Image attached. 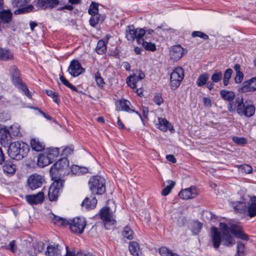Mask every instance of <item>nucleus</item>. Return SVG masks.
<instances>
[{"label":"nucleus","instance_id":"nucleus-1","mask_svg":"<svg viewBox=\"0 0 256 256\" xmlns=\"http://www.w3.org/2000/svg\"><path fill=\"white\" fill-rule=\"evenodd\" d=\"M230 232L240 239L244 240H248V236L244 232L240 226L232 224L228 226L225 223L220 222L219 230L214 226L212 227L210 230L211 241L213 246L218 248L221 243L226 247L234 246L236 240L234 237L230 234Z\"/></svg>","mask_w":256,"mask_h":256},{"label":"nucleus","instance_id":"nucleus-2","mask_svg":"<svg viewBox=\"0 0 256 256\" xmlns=\"http://www.w3.org/2000/svg\"><path fill=\"white\" fill-rule=\"evenodd\" d=\"M8 146V156L16 160H22L26 156L30 150L28 146L22 142L16 141L10 143Z\"/></svg>","mask_w":256,"mask_h":256},{"label":"nucleus","instance_id":"nucleus-3","mask_svg":"<svg viewBox=\"0 0 256 256\" xmlns=\"http://www.w3.org/2000/svg\"><path fill=\"white\" fill-rule=\"evenodd\" d=\"M10 74L13 84L18 89H20L28 98H31V94L26 86L22 82L20 76V72L16 66H12L10 68Z\"/></svg>","mask_w":256,"mask_h":256},{"label":"nucleus","instance_id":"nucleus-4","mask_svg":"<svg viewBox=\"0 0 256 256\" xmlns=\"http://www.w3.org/2000/svg\"><path fill=\"white\" fill-rule=\"evenodd\" d=\"M88 184L94 194H102L106 191L105 180L102 177L94 176L90 178Z\"/></svg>","mask_w":256,"mask_h":256},{"label":"nucleus","instance_id":"nucleus-5","mask_svg":"<svg viewBox=\"0 0 256 256\" xmlns=\"http://www.w3.org/2000/svg\"><path fill=\"white\" fill-rule=\"evenodd\" d=\"M236 112L240 116L244 114L247 117L252 116L255 112V107L252 104L244 106V98L242 96H238L236 99Z\"/></svg>","mask_w":256,"mask_h":256},{"label":"nucleus","instance_id":"nucleus-6","mask_svg":"<svg viewBox=\"0 0 256 256\" xmlns=\"http://www.w3.org/2000/svg\"><path fill=\"white\" fill-rule=\"evenodd\" d=\"M144 28H135L133 25L128 26L126 32V37L129 41H134L136 39L138 44L141 43L142 38L144 36Z\"/></svg>","mask_w":256,"mask_h":256},{"label":"nucleus","instance_id":"nucleus-7","mask_svg":"<svg viewBox=\"0 0 256 256\" xmlns=\"http://www.w3.org/2000/svg\"><path fill=\"white\" fill-rule=\"evenodd\" d=\"M30 0H11L12 4L14 7L19 8L14 12L15 14L28 13L33 10L34 7L32 4H28Z\"/></svg>","mask_w":256,"mask_h":256},{"label":"nucleus","instance_id":"nucleus-8","mask_svg":"<svg viewBox=\"0 0 256 256\" xmlns=\"http://www.w3.org/2000/svg\"><path fill=\"white\" fill-rule=\"evenodd\" d=\"M184 78V72L182 68H176L170 74V86L172 89H176L180 85Z\"/></svg>","mask_w":256,"mask_h":256},{"label":"nucleus","instance_id":"nucleus-9","mask_svg":"<svg viewBox=\"0 0 256 256\" xmlns=\"http://www.w3.org/2000/svg\"><path fill=\"white\" fill-rule=\"evenodd\" d=\"M64 180L59 178L54 181L50 187L48 196L50 201L55 200L57 199L60 190L64 186Z\"/></svg>","mask_w":256,"mask_h":256},{"label":"nucleus","instance_id":"nucleus-10","mask_svg":"<svg viewBox=\"0 0 256 256\" xmlns=\"http://www.w3.org/2000/svg\"><path fill=\"white\" fill-rule=\"evenodd\" d=\"M86 222L82 218H75L69 223L70 230L76 234H81L86 226Z\"/></svg>","mask_w":256,"mask_h":256},{"label":"nucleus","instance_id":"nucleus-11","mask_svg":"<svg viewBox=\"0 0 256 256\" xmlns=\"http://www.w3.org/2000/svg\"><path fill=\"white\" fill-rule=\"evenodd\" d=\"M100 216L106 229H109L108 226L114 224L116 222L108 207H105L101 210Z\"/></svg>","mask_w":256,"mask_h":256},{"label":"nucleus","instance_id":"nucleus-12","mask_svg":"<svg viewBox=\"0 0 256 256\" xmlns=\"http://www.w3.org/2000/svg\"><path fill=\"white\" fill-rule=\"evenodd\" d=\"M69 162L66 158H62L53 164L50 170L52 175L58 174L59 172L68 168Z\"/></svg>","mask_w":256,"mask_h":256},{"label":"nucleus","instance_id":"nucleus-13","mask_svg":"<svg viewBox=\"0 0 256 256\" xmlns=\"http://www.w3.org/2000/svg\"><path fill=\"white\" fill-rule=\"evenodd\" d=\"M44 182V178L36 174L30 176L27 180L28 185L32 190L41 187Z\"/></svg>","mask_w":256,"mask_h":256},{"label":"nucleus","instance_id":"nucleus-14","mask_svg":"<svg viewBox=\"0 0 256 256\" xmlns=\"http://www.w3.org/2000/svg\"><path fill=\"white\" fill-rule=\"evenodd\" d=\"M186 52L180 44L172 46L170 52V58L174 61H178Z\"/></svg>","mask_w":256,"mask_h":256},{"label":"nucleus","instance_id":"nucleus-15","mask_svg":"<svg viewBox=\"0 0 256 256\" xmlns=\"http://www.w3.org/2000/svg\"><path fill=\"white\" fill-rule=\"evenodd\" d=\"M116 105L117 110L125 111L128 112H136L142 120L141 115L138 112H136L134 110L130 108V103L128 100H120L116 102Z\"/></svg>","mask_w":256,"mask_h":256},{"label":"nucleus","instance_id":"nucleus-16","mask_svg":"<svg viewBox=\"0 0 256 256\" xmlns=\"http://www.w3.org/2000/svg\"><path fill=\"white\" fill-rule=\"evenodd\" d=\"M68 71L70 75L77 76L84 72V69L78 60H74L70 62Z\"/></svg>","mask_w":256,"mask_h":256},{"label":"nucleus","instance_id":"nucleus-17","mask_svg":"<svg viewBox=\"0 0 256 256\" xmlns=\"http://www.w3.org/2000/svg\"><path fill=\"white\" fill-rule=\"evenodd\" d=\"M198 192L196 186H191L184 190H182L178 194V196L182 199L188 200L194 198L196 196Z\"/></svg>","mask_w":256,"mask_h":256},{"label":"nucleus","instance_id":"nucleus-18","mask_svg":"<svg viewBox=\"0 0 256 256\" xmlns=\"http://www.w3.org/2000/svg\"><path fill=\"white\" fill-rule=\"evenodd\" d=\"M11 142L10 131L6 128H0V144L4 147H8Z\"/></svg>","mask_w":256,"mask_h":256},{"label":"nucleus","instance_id":"nucleus-19","mask_svg":"<svg viewBox=\"0 0 256 256\" xmlns=\"http://www.w3.org/2000/svg\"><path fill=\"white\" fill-rule=\"evenodd\" d=\"M44 199V194L39 192L36 194L26 195V200L31 205L37 204L42 202Z\"/></svg>","mask_w":256,"mask_h":256},{"label":"nucleus","instance_id":"nucleus-20","mask_svg":"<svg viewBox=\"0 0 256 256\" xmlns=\"http://www.w3.org/2000/svg\"><path fill=\"white\" fill-rule=\"evenodd\" d=\"M62 2L60 0H38V4L40 7L44 8H53Z\"/></svg>","mask_w":256,"mask_h":256},{"label":"nucleus","instance_id":"nucleus-21","mask_svg":"<svg viewBox=\"0 0 256 256\" xmlns=\"http://www.w3.org/2000/svg\"><path fill=\"white\" fill-rule=\"evenodd\" d=\"M16 166L12 160H7L2 166L4 172L8 176L14 175L16 172Z\"/></svg>","mask_w":256,"mask_h":256},{"label":"nucleus","instance_id":"nucleus-22","mask_svg":"<svg viewBox=\"0 0 256 256\" xmlns=\"http://www.w3.org/2000/svg\"><path fill=\"white\" fill-rule=\"evenodd\" d=\"M247 215L250 218L256 216V196L252 197L246 208Z\"/></svg>","mask_w":256,"mask_h":256},{"label":"nucleus","instance_id":"nucleus-23","mask_svg":"<svg viewBox=\"0 0 256 256\" xmlns=\"http://www.w3.org/2000/svg\"><path fill=\"white\" fill-rule=\"evenodd\" d=\"M46 256H62V250L58 244H50L46 248Z\"/></svg>","mask_w":256,"mask_h":256},{"label":"nucleus","instance_id":"nucleus-24","mask_svg":"<svg viewBox=\"0 0 256 256\" xmlns=\"http://www.w3.org/2000/svg\"><path fill=\"white\" fill-rule=\"evenodd\" d=\"M158 124H157V128L163 132H166L168 130L170 131L173 130V127L171 124L164 118H160L158 119Z\"/></svg>","mask_w":256,"mask_h":256},{"label":"nucleus","instance_id":"nucleus-25","mask_svg":"<svg viewBox=\"0 0 256 256\" xmlns=\"http://www.w3.org/2000/svg\"><path fill=\"white\" fill-rule=\"evenodd\" d=\"M13 58V54L8 49L0 48V60H12Z\"/></svg>","mask_w":256,"mask_h":256},{"label":"nucleus","instance_id":"nucleus-26","mask_svg":"<svg viewBox=\"0 0 256 256\" xmlns=\"http://www.w3.org/2000/svg\"><path fill=\"white\" fill-rule=\"evenodd\" d=\"M96 199L94 197L92 196L91 198H86L82 202V206L88 210H92L96 206Z\"/></svg>","mask_w":256,"mask_h":256},{"label":"nucleus","instance_id":"nucleus-27","mask_svg":"<svg viewBox=\"0 0 256 256\" xmlns=\"http://www.w3.org/2000/svg\"><path fill=\"white\" fill-rule=\"evenodd\" d=\"M52 163L44 152L40 154L38 158L37 164L40 167L43 168Z\"/></svg>","mask_w":256,"mask_h":256},{"label":"nucleus","instance_id":"nucleus-28","mask_svg":"<svg viewBox=\"0 0 256 256\" xmlns=\"http://www.w3.org/2000/svg\"><path fill=\"white\" fill-rule=\"evenodd\" d=\"M30 146L36 152L42 150L45 147L44 144L39 140L38 138H33L30 140Z\"/></svg>","mask_w":256,"mask_h":256},{"label":"nucleus","instance_id":"nucleus-29","mask_svg":"<svg viewBox=\"0 0 256 256\" xmlns=\"http://www.w3.org/2000/svg\"><path fill=\"white\" fill-rule=\"evenodd\" d=\"M232 208L235 212L242 214L246 212V206L245 202H234L232 203Z\"/></svg>","mask_w":256,"mask_h":256},{"label":"nucleus","instance_id":"nucleus-30","mask_svg":"<svg viewBox=\"0 0 256 256\" xmlns=\"http://www.w3.org/2000/svg\"><path fill=\"white\" fill-rule=\"evenodd\" d=\"M53 223L58 226H66L69 224L70 222L66 218L52 214L51 217Z\"/></svg>","mask_w":256,"mask_h":256},{"label":"nucleus","instance_id":"nucleus-31","mask_svg":"<svg viewBox=\"0 0 256 256\" xmlns=\"http://www.w3.org/2000/svg\"><path fill=\"white\" fill-rule=\"evenodd\" d=\"M44 153L48 155V157L52 162L58 156L59 148H48Z\"/></svg>","mask_w":256,"mask_h":256},{"label":"nucleus","instance_id":"nucleus-32","mask_svg":"<svg viewBox=\"0 0 256 256\" xmlns=\"http://www.w3.org/2000/svg\"><path fill=\"white\" fill-rule=\"evenodd\" d=\"M221 97L225 100L230 102H232L235 98V94L232 91L227 90H222L220 92Z\"/></svg>","mask_w":256,"mask_h":256},{"label":"nucleus","instance_id":"nucleus-33","mask_svg":"<svg viewBox=\"0 0 256 256\" xmlns=\"http://www.w3.org/2000/svg\"><path fill=\"white\" fill-rule=\"evenodd\" d=\"M92 16L90 20V24L92 26H95L100 22H102L105 18V16L100 14L91 15Z\"/></svg>","mask_w":256,"mask_h":256},{"label":"nucleus","instance_id":"nucleus-34","mask_svg":"<svg viewBox=\"0 0 256 256\" xmlns=\"http://www.w3.org/2000/svg\"><path fill=\"white\" fill-rule=\"evenodd\" d=\"M129 250L132 254L134 256H140V248L138 242H132L129 244Z\"/></svg>","mask_w":256,"mask_h":256},{"label":"nucleus","instance_id":"nucleus-35","mask_svg":"<svg viewBox=\"0 0 256 256\" xmlns=\"http://www.w3.org/2000/svg\"><path fill=\"white\" fill-rule=\"evenodd\" d=\"M142 44L144 48L146 50L152 52H154L156 50V46L154 43H153L151 42L150 40H144L143 39H142Z\"/></svg>","mask_w":256,"mask_h":256},{"label":"nucleus","instance_id":"nucleus-36","mask_svg":"<svg viewBox=\"0 0 256 256\" xmlns=\"http://www.w3.org/2000/svg\"><path fill=\"white\" fill-rule=\"evenodd\" d=\"M238 90L240 92H247L255 91L254 88L252 86L249 80L244 82L242 86Z\"/></svg>","mask_w":256,"mask_h":256},{"label":"nucleus","instance_id":"nucleus-37","mask_svg":"<svg viewBox=\"0 0 256 256\" xmlns=\"http://www.w3.org/2000/svg\"><path fill=\"white\" fill-rule=\"evenodd\" d=\"M232 70L231 68H228L225 70L222 79L223 84L224 86H226L230 84L229 80L232 76Z\"/></svg>","mask_w":256,"mask_h":256},{"label":"nucleus","instance_id":"nucleus-38","mask_svg":"<svg viewBox=\"0 0 256 256\" xmlns=\"http://www.w3.org/2000/svg\"><path fill=\"white\" fill-rule=\"evenodd\" d=\"M246 254V248L244 244L240 242H237L236 254L235 256H244Z\"/></svg>","mask_w":256,"mask_h":256},{"label":"nucleus","instance_id":"nucleus-39","mask_svg":"<svg viewBox=\"0 0 256 256\" xmlns=\"http://www.w3.org/2000/svg\"><path fill=\"white\" fill-rule=\"evenodd\" d=\"M222 72L218 70H215L211 76V80L212 82L217 83L220 82L222 78Z\"/></svg>","mask_w":256,"mask_h":256},{"label":"nucleus","instance_id":"nucleus-40","mask_svg":"<svg viewBox=\"0 0 256 256\" xmlns=\"http://www.w3.org/2000/svg\"><path fill=\"white\" fill-rule=\"evenodd\" d=\"M209 78L208 74L204 73L199 76L196 80V84L198 86H202L206 84Z\"/></svg>","mask_w":256,"mask_h":256},{"label":"nucleus","instance_id":"nucleus-41","mask_svg":"<svg viewBox=\"0 0 256 256\" xmlns=\"http://www.w3.org/2000/svg\"><path fill=\"white\" fill-rule=\"evenodd\" d=\"M106 50V44L102 40H99L96 47V52L98 54H102L105 52Z\"/></svg>","mask_w":256,"mask_h":256},{"label":"nucleus","instance_id":"nucleus-42","mask_svg":"<svg viewBox=\"0 0 256 256\" xmlns=\"http://www.w3.org/2000/svg\"><path fill=\"white\" fill-rule=\"evenodd\" d=\"M128 79V80H127V84L128 86L132 88H136V82L138 80H140L138 78L137 73L134 74L133 76H130Z\"/></svg>","mask_w":256,"mask_h":256},{"label":"nucleus","instance_id":"nucleus-43","mask_svg":"<svg viewBox=\"0 0 256 256\" xmlns=\"http://www.w3.org/2000/svg\"><path fill=\"white\" fill-rule=\"evenodd\" d=\"M159 253L161 256H180L176 253L172 252L165 246H162L159 249Z\"/></svg>","mask_w":256,"mask_h":256},{"label":"nucleus","instance_id":"nucleus-44","mask_svg":"<svg viewBox=\"0 0 256 256\" xmlns=\"http://www.w3.org/2000/svg\"><path fill=\"white\" fill-rule=\"evenodd\" d=\"M168 186L164 188L162 191V194L163 196L168 195L171 192L172 188L176 184V182L172 180H168Z\"/></svg>","mask_w":256,"mask_h":256},{"label":"nucleus","instance_id":"nucleus-45","mask_svg":"<svg viewBox=\"0 0 256 256\" xmlns=\"http://www.w3.org/2000/svg\"><path fill=\"white\" fill-rule=\"evenodd\" d=\"M10 134L13 136H20V126L17 124H13L10 128Z\"/></svg>","mask_w":256,"mask_h":256},{"label":"nucleus","instance_id":"nucleus-46","mask_svg":"<svg viewBox=\"0 0 256 256\" xmlns=\"http://www.w3.org/2000/svg\"><path fill=\"white\" fill-rule=\"evenodd\" d=\"M71 172L72 174H80L82 173H86L88 172V169L86 168H82L78 166H72L71 168Z\"/></svg>","mask_w":256,"mask_h":256},{"label":"nucleus","instance_id":"nucleus-47","mask_svg":"<svg viewBox=\"0 0 256 256\" xmlns=\"http://www.w3.org/2000/svg\"><path fill=\"white\" fill-rule=\"evenodd\" d=\"M98 4L92 2L88 10V13L90 15L98 14Z\"/></svg>","mask_w":256,"mask_h":256},{"label":"nucleus","instance_id":"nucleus-48","mask_svg":"<svg viewBox=\"0 0 256 256\" xmlns=\"http://www.w3.org/2000/svg\"><path fill=\"white\" fill-rule=\"evenodd\" d=\"M122 236L128 240H132L133 238V231L130 227L126 226L122 232Z\"/></svg>","mask_w":256,"mask_h":256},{"label":"nucleus","instance_id":"nucleus-49","mask_svg":"<svg viewBox=\"0 0 256 256\" xmlns=\"http://www.w3.org/2000/svg\"><path fill=\"white\" fill-rule=\"evenodd\" d=\"M95 80L97 85L100 88H103L105 84V82L103 78L101 76L100 74L98 72L96 74Z\"/></svg>","mask_w":256,"mask_h":256},{"label":"nucleus","instance_id":"nucleus-50","mask_svg":"<svg viewBox=\"0 0 256 256\" xmlns=\"http://www.w3.org/2000/svg\"><path fill=\"white\" fill-rule=\"evenodd\" d=\"M192 36L193 38L199 37L204 40L208 39V36L206 34L200 31H194L192 33Z\"/></svg>","mask_w":256,"mask_h":256},{"label":"nucleus","instance_id":"nucleus-51","mask_svg":"<svg viewBox=\"0 0 256 256\" xmlns=\"http://www.w3.org/2000/svg\"><path fill=\"white\" fill-rule=\"evenodd\" d=\"M202 224L198 222H195L192 224V232L194 234H198L202 229Z\"/></svg>","mask_w":256,"mask_h":256},{"label":"nucleus","instance_id":"nucleus-52","mask_svg":"<svg viewBox=\"0 0 256 256\" xmlns=\"http://www.w3.org/2000/svg\"><path fill=\"white\" fill-rule=\"evenodd\" d=\"M232 140L234 142L241 146H243L247 143L246 139L243 137L234 136Z\"/></svg>","mask_w":256,"mask_h":256},{"label":"nucleus","instance_id":"nucleus-53","mask_svg":"<svg viewBox=\"0 0 256 256\" xmlns=\"http://www.w3.org/2000/svg\"><path fill=\"white\" fill-rule=\"evenodd\" d=\"M46 92L49 96L53 98V100L55 102H58L60 100L58 98V94L57 93L51 90H46Z\"/></svg>","mask_w":256,"mask_h":256},{"label":"nucleus","instance_id":"nucleus-54","mask_svg":"<svg viewBox=\"0 0 256 256\" xmlns=\"http://www.w3.org/2000/svg\"><path fill=\"white\" fill-rule=\"evenodd\" d=\"M2 248L10 250L13 252L16 251V246L15 240L11 241L7 246H2Z\"/></svg>","mask_w":256,"mask_h":256},{"label":"nucleus","instance_id":"nucleus-55","mask_svg":"<svg viewBox=\"0 0 256 256\" xmlns=\"http://www.w3.org/2000/svg\"><path fill=\"white\" fill-rule=\"evenodd\" d=\"M74 148L72 146H67L63 149L62 154L64 156H68L72 154Z\"/></svg>","mask_w":256,"mask_h":256},{"label":"nucleus","instance_id":"nucleus-56","mask_svg":"<svg viewBox=\"0 0 256 256\" xmlns=\"http://www.w3.org/2000/svg\"><path fill=\"white\" fill-rule=\"evenodd\" d=\"M244 74L242 72L236 74L234 78V82L236 84H240L243 80Z\"/></svg>","mask_w":256,"mask_h":256},{"label":"nucleus","instance_id":"nucleus-57","mask_svg":"<svg viewBox=\"0 0 256 256\" xmlns=\"http://www.w3.org/2000/svg\"><path fill=\"white\" fill-rule=\"evenodd\" d=\"M153 100L154 102L156 103V104L158 106L160 105L164 102L163 98L160 94H156L154 96Z\"/></svg>","mask_w":256,"mask_h":256},{"label":"nucleus","instance_id":"nucleus-58","mask_svg":"<svg viewBox=\"0 0 256 256\" xmlns=\"http://www.w3.org/2000/svg\"><path fill=\"white\" fill-rule=\"evenodd\" d=\"M242 170L244 171L245 173L250 174L252 172V167L248 164H244L240 166Z\"/></svg>","mask_w":256,"mask_h":256},{"label":"nucleus","instance_id":"nucleus-59","mask_svg":"<svg viewBox=\"0 0 256 256\" xmlns=\"http://www.w3.org/2000/svg\"><path fill=\"white\" fill-rule=\"evenodd\" d=\"M34 249L35 252H40L44 250V244L42 242L37 243L34 246Z\"/></svg>","mask_w":256,"mask_h":256},{"label":"nucleus","instance_id":"nucleus-60","mask_svg":"<svg viewBox=\"0 0 256 256\" xmlns=\"http://www.w3.org/2000/svg\"><path fill=\"white\" fill-rule=\"evenodd\" d=\"M144 34H146V40H148L150 38V36L154 34V31L151 29H148L147 30H144Z\"/></svg>","mask_w":256,"mask_h":256},{"label":"nucleus","instance_id":"nucleus-61","mask_svg":"<svg viewBox=\"0 0 256 256\" xmlns=\"http://www.w3.org/2000/svg\"><path fill=\"white\" fill-rule=\"evenodd\" d=\"M236 109V102H234V106L232 102H230L228 105V110L230 112H234Z\"/></svg>","mask_w":256,"mask_h":256},{"label":"nucleus","instance_id":"nucleus-62","mask_svg":"<svg viewBox=\"0 0 256 256\" xmlns=\"http://www.w3.org/2000/svg\"><path fill=\"white\" fill-rule=\"evenodd\" d=\"M203 102L204 104V105L206 106H208L210 107L212 106V102L211 100L208 98L204 97L203 98Z\"/></svg>","mask_w":256,"mask_h":256},{"label":"nucleus","instance_id":"nucleus-63","mask_svg":"<svg viewBox=\"0 0 256 256\" xmlns=\"http://www.w3.org/2000/svg\"><path fill=\"white\" fill-rule=\"evenodd\" d=\"M166 158L168 161L172 162V163H176V159L172 154L167 155Z\"/></svg>","mask_w":256,"mask_h":256},{"label":"nucleus","instance_id":"nucleus-64","mask_svg":"<svg viewBox=\"0 0 256 256\" xmlns=\"http://www.w3.org/2000/svg\"><path fill=\"white\" fill-rule=\"evenodd\" d=\"M249 81L252 86L254 88V90H256V76L254 77L251 79L249 80Z\"/></svg>","mask_w":256,"mask_h":256}]
</instances>
